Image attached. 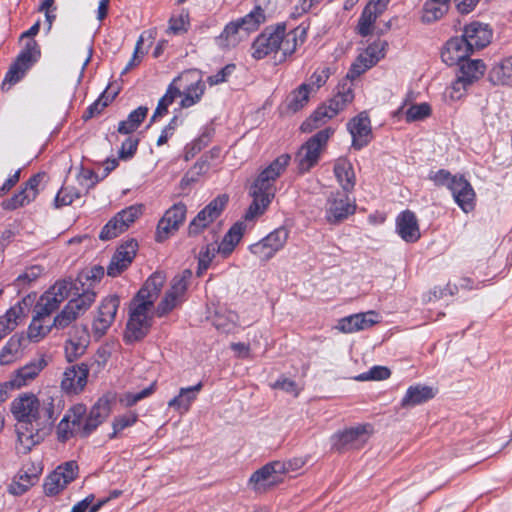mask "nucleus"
I'll return each instance as SVG.
<instances>
[{"mask_svg":"<svg viewBox=\"0 0 512 512\" xmlns=\"http://www.w3.org/2000/svg\"><path fill=\"white\" fill-rule=\"evenodd\" d=\"M42 178L40 174L31 177L19 193L3 203V207L8 210H14L35 200L39 193V185Z\"/></svg>","mask_w":512,"mask_h":512,"instance_id":"28","label":"nucleus"},{"mask_svg":"<svg viewBox=\"0 0 512 512\" xmlns=\"http://www.w3.org/2000/svg\"><path fill=\"white\" fill-rule=\"evenodd\" d=\"M386 47V41L378 39L370 44L364 51L369 53V55L374 58L376 62H378L384 57Z\"/></svg>","mask_w":512,"mask_h":512,"instance_id":"63","label":"nucleus"},{"mask_svg":"<svg viewBox=\"0 0 512 512\" xmlns=\"http://www.w3.org/2000/svg\"><path fill=\"white\" fill-rule=\"evenodd\" d=\"M22 355V338L17 335H14L8 340V342L5 344V346L2 348L0 352V364H11L20 359Z\"/></svg>","mask_w":512,"mask_h":512,"instance_id":"41","label":"nucleus"},{"mask_svg":"<svg viewBox=\"0 0 512 512\" xmlns=\"http://www.w3.org/2000/svg\"><path fill=\"white\" fill-rule=\"evenodd\" d=\"M78 473V465L75 461L66 462L58 466L49 474L44 483V492L47 496L59 494L72 482Z\"/></svg>","mask_w":512,"mask_h":512,"instance_id":"13","label":"nucleus"},{"mask_svg":"<svg viewBox=\"0 0 512 512\" xmlns=\"http://www.w3.org/2000/svg\"><path fill=\"white\" fill-rule=\"evenodd\" d=\"M40 51L35 41H29L25 49L20 53L16 62L10 67L5 76L4 83L15 84L25 74L27 69L37 60Z\"/></svg>","mask_w":512,"mask_h":512,"instance_id":"19","label":"nucleus"},{"mask_svg":"<svg viewBox=\"0 0 512 512\" xmlns=\"http://www.w3.org/2000/svg\"><path fill=\"white\" fill-rule=\"evenodd\" d=\"M354 99L352 85L344 83L338 88V92L327 103L319 106L302 125L303 132H312L334 118Z\"/></svg>","mask_w":512,"mask_h":512,"instance_id":"4","label":"nucleus"},{"mask_svg":"<svg viewBox=\"0 0 512 512\" xmlns=\"http://www.w3.org/2000/svg\"><path fill=\"white\" fill-rule=\"evenodd\" d=\"M266 21L264 10L256 6L250 13L228 23L217 41L221 47L230 48L238 45L248 34L258 29Z\"/></svg>","mask_w":512,"mask_h":512,"instance_id":"5","label":"nucleus"},{"mask_svg":"<svg viewBox=\"0 0 512 512\" xmlns=\"http://www.w3.org/2000/svg\"><path fill=\"white\" fill-rule=\"evenodd\" d=\"M335 177L345 192L353 189L355 185V173L353 166L346 158H339L334 164Z\"/></svg>","mask_w":512,"mask_h":512,"instance_id":"36","label":"nucleus"},{"mask_svg":"<svg viewBox=\"0 0 512 512\" xmlns=\"http://www.w3.org/2000/svg\"><path fill=\"white\" fill-rule=\"evenodd\" d=\"M431 113V108L429 104L427 103H420V104H414L411 105L407 110L405 111V117L406 121L408 122H414L422 120L426 117H428Z\"/></svg>","mask_w":512,"mask_h":512,"instance_id":"51","label":"nucleus"},{"mask_svg":"<svg viewBox=\"0 0 512 512\" xmlns=\"http://www.w3.org/2000/svg\"><path fill=\"white\" fill-rule=\"evenodd\" d=\"M251 196L253 197V202L249 206L243 221L246 224L247 222H253L257 217L262 215L271 203L268 198H262L256 195Z\"/></svg>","mask_w":512,"mask_h":512,"instance_id":"48","label":"nucleus"},{"mask_svg":"<svg viewBox=\"0 0 512 512\" xmlns=\"http://www.w3.org/2000/svg\"><path fill=\"white\" fill-rule=\"evenodd\" d=\"M119 305L120 299L116 295L102 300L92 324V330L96 337H102L113 324Z\"/></svg>","mask_w":512,"mask_h":512,"instance_id":"16","label":"nucleus"},{"mask_svg":"<svg viewBox=\"0 0 512 512\" xmlns=\"http://www.w3.org/2000/svg\"><path fill=\"white\" fill-rule=\"evenodd\" d=\"M271 387L273 389H279L282 390L288 394H291L293 396H298L299 392L301 391V387L298 383H296L294 380L286 378L284 376L280 377L277 381H275Z\"/></svg>","mask_w":512,"mask_h":512,"instance_id":"54","label":"nucleus"},{"mask_svg":"<svg viewBox=\"0 0 512 512\" xmlns=\"http://www.w3.org/2000/svg\"><path fill=\"white\" fill-rule=\"evenodd\" d=\"M306 39V28L302 25L286 30L285 24H277L275 27H267L259 34L251 45V56L261 60L271 54H280L282 61L288 55L293 54L297 47Z\"/></svg>","mask_w":512,"mask_h":512,"instance_id":"3","label":"nucleus"},{"mask_svg":"<svg viewBox=\"0 0 512 512\" xmlns=\"http://www.w3.org/2000/svg\"><path fill=\"white\" fill-rule=\"evenodd\" d=\"M89 374L88 366L85 364L73 365L65 370L61 380V388L72 394L81 392L87 384Z\"/></svg>","mask_w":512,"mask_h":512,"instance_id":"26","label":"nucleus"},{"mask_svg":"<svg viewBox=\"0 0 512 512\" xmlns=\"http://www.w3.org/2000/svg\"><path fill=\"white\" fill-rule=\"evenodd\" d=\"M356 205L345 192L332 193L326 204V219L329 223L335 224L343 221L354 214Z\"/></svg>","mask_w":512,"mask_h":512,"instance_id":"14","label":"nucleus"},{"mask_svg":"<svg viewBox=\"0 0 512 512\" xmlns=\"http://www.w3.org/2000/svg\"><path fill=\"white\" fill-rule=\"evenodd\" d=\"M137 421V415L133 412H127L123 415L116 417L113 421V432L110 434V438H116L121 431L125 428L130 427Z\"/></svg>","mask_w":512,"mask_h":512,"instance_id":"50","label":"nucleus"},{"mask_svg":"<svg viewBox=\"0 0 512 512\" xmlns=\"http://www.w3.org/2000/svg\"><path fill=\"white\" fill-rule=\"evenodd\" d=\"M390 370L385 366H374L368 372L356 377L358 381L385 380L390 377Z\"/></svg>","mask_w":512,"mask_h":512,"instance_id":"53","label":"nucleus"},{"mask_svg":"<svg viewBox=\"0 0 512 512\" xmlns=\"http://www.w3.org/2000/svg\"><path fill=\"white\" fill-rule=\"evenodd\" d=\"M311 95L313 93L308 88V85L302 83L287 96L285 101L286 110L291 113L300 111L308 104Z\"/></svg>","mask_w":512,"mask_h":512,"instance_id":"38","label":"nucleus"},{"mask_svg":"<svg viewBox=\"0 0 512 512\" xmlns=\"http://www.w3.org/2000/svg\"><path fill=\"white\" fill-rule=\"evenodd\" d=\"M288 236L287 229L277 228L260 241L251 244L249 250L260 261L267 262L285 246Z\"/></svg>","mask_w":512,"mask_h":512,"instance_id":"11","label":"nucleus"},{"mask_svg":"<svg viewBox=\"0 0 512 512\" xmlns=\"http://www.w3.org/2000/svg\"><path fill=\"white\" fill-rule=\"evenodd\" d=\"M330 74L331 71L328 67L317 68L304 84L308 85V88L315 94L327 82Z\"/></svg>","mask_w":512,"mask_h":512,"instance_id":"49","label":"nucleus"},{"mask_svg":"<svg viewBox=\"0 0 512 512\" xmlns=\"http://www.w3.org/2000/svg\"><path fill=\"white\" fill-rule=\"evenodd\" d=\"M451 0H426L422 7L423 23H433L441 19L449 10Z\"/></svg>","mask_w":512,"mask_h":512,"instance_id":"37","label":"nucleus"},{"mask_svg":"<svg viewBox=\"0 0 512 512\" xmlns=\"http://www.w3.org/2000/svg\"><path fill=\"white\" fill-rule=\"evenodd\" d=\"M396 231L407 243L417 242L421 237L417 217L409 210L400 213L396 218Z\"/></svg>","mask_w":512,"mask_h":512,"instance_id":"31","label":"nucleus"},{"mask_svg":"<svg viewBox=\"0 0 512 512\" xmlns=\"http://www.w3.org/2000/svg\"><path fill=\"white\" fill-rule=\"evenodd\" d=\"M468 85H470V83L466 82V80L458 75L457 80L452 83L446 93L450 99L459 100L464 95Z\"/></svg>","mask_w":512,"mask_h":512,"instance_id":"60","label":"nucleus"},{"mask_svg":"<svg viewBox=\"0 0 512 512\" xmlns=\"http://www.w3.org/2000/svg\"><path fill=\"white\" fill-rule=\"evenodd\" d=\"M485 69L486 67L482 60L467 59L460 64L459 76L466 80V82L472 84L484 75Z\"/></svg>","mask_w":512,"mask_h":512,"instance_id":"43","label":"nucleus"},{"mask_svg":"<svg viewBox=\"0 0 512 512\" xmlns=\"http://www.w3.org/2000/svg\"><path fill=\"white\" fill-rule=\"evenodd\" d=\"M137 250V243L129 241L121 245L111 258L107 267V274L111 277L120 275L132 263Z\"/></svg>","mask_w":512,"mask_h":512,"instance_id":"24","label":"nucleus"},{"mask_svg":"<svg viewBox=\"0 0 512 512\" xmlns=\"http://www.w3.org/2000/svg\"><path fill=\"white\" fill-rule=\"evenodd\" d=\"M462 38L472 52L484 48L491 42L492 30L488 24L473 21L464 27Z\"/></svg>","mask_w":512,"mask_h":512,"instance_id":"21","label":"nucleus"},{"mask_svg":"<svg viewBox=\"0 0 512 512\" xmlns=\"http://www.w3.org/2000/svg\"><path fill=\"white\" fill-rule=\"evenodd\" d=\"M189 25L188 15L180 14L178 16H173L169 20L168 32L173 34H181L187 31V27Z\"/></svg>","mask_w":512,"mask_h":512,"instance_id":"57","label":"nucleus"},{"mask_svg":"<svg viewBox=\"0 0 512 512\" xmlns=\"http://www.w3.org/2000/svg\"><path fill=\"white\" fill-rule=\"evenodd\" d=\"M64 418L71 423L74 429H77L79 433L83 436H87L85 434L84 423L86 418V407L83 404H75L68 409Z\"/></svg>","mask_w":512,"mask_h":512,"instance_id":"45","label":"nucleus"},{"mask_svg":"<svg viewBox=\"0 0 512 512\" xmlns=\"http://www.w3.org/2000/svg\"><path fill=\"white\" fill-rule=\"evenodd\" d=\"M378 318L379 315L375 311L350 315L338 321L337 329L343 333H353L365 330L378 323Z\"/></svg>","mask_w":512,"mask_h":512,"instance_id":"27","label":"nucleus"},{"mask_svg":"<svg viewBox=\"0 0 512 512\" xmlns=\"http://www.w3.org/2000/svg\"><path fill=\"white\" fill-rule=\"evenodd\" d=\"M138 139L133 137H128L121 145V149L119 151V158L123 160H127L131 158L137 150Z\"/></svg>","mask_w":512,"mask_h":512,"instance_id":"62","label":"nucleus"},{"mask_svg":"<svg viewBox=\"0 0 512 512\" xmlns=\"http://www.w3.org/2000/svg\"><path fill=\"white\" fill-rule=\"evenodd\" d=\"M290 161L288 154H282L276 158L267 168H265L257 177L251 187V195L262 198H268L270 201L275 196L276 179L284 172Z\"/></svg>","mask_w":512,"mask_h":512,"instance_id":"7","label":"nucleus"},{"mask_svg":"<svg viewBox=\"0 0 512 512\" xmlns=\"http://www.w3.org/2000/svg\"><path fill=\"white\" fill-rule=\"evenodd\" d=\"M55 327L49 316L34 313L28 328V337L33 342L43 339Z\"/></svg>","mask_w":512,"mask_h":512,"instance_id":"40","label":"nucleus"},{"mask_svg":"<svg viewBox=\"0 0 512 512\" xmlns=\"http://www.w3.org/2000/svg\"><path fill=\"white\" fill-rule=\"evenodd\" d=\"M449 190L463 212L469 213L474 209L476 194L468 180L458 176L456 180L451 181Z\"/></svg>","mask_w":512,"mask_h":512,"instance_id":"23","label":"nucleus"},{"mask_svg":"<svg viewBox=\"0 0 512 512\" xmlns=\"http://www.w3.org/2000/svg\"><path fill=\"white\" fill-rule=\"evenodd\" d=\"M89 334L84 327H74L65 343V356L72 362L82 356L89 345Z\"/></svg>","mask_w":512,"mask_h":512,"instance_id":"30","label":"nucleus"},{"mask_svg":"<svg viewBox=\"0 0 512 512\" xmlns=\"http://www.w3.org/2000/svg\"><path fill=\"white\" fill-rule=\"evenodd\" d=\"M145 34H147V32L142 33L140 35V37L138 38L136 45H135L133 56L130 59V61L127 63L126 67L124 68L123 73H127L134 67L138 66L140 64V62L142 61V58L146 53V51H144L142 49V46L144 44ZM148 34H149V37H152V32L149 31Z\"/></svg>","mask_w":512,"mask_h":512,"instance_id":"52","label":"nucleus"},{"mask_svg":"<svg viewBox=\"0 0 512 512\" xmlns=\"http://www.w3.org/2000/svg\"><path fill=\"white\" fill-rule=\"evenodd\" d=\"M72 284L73 292L68 298V303L53 319V324L57 329H64L68 327L80 315L84 314L95 301L96 293L89 287L84 288V286L75 282H72Z\"/></svg>","mask_w":512,"mask_h":512,"instance_id":"6","label":"nucleus"},{"mask_svg":"<svg viewBox=\"0 0 512 512\" xmlns=\"http://www.w3.org/2000/svg\"><path fill=\"white\" fill-rule=\"evenodd\" d=\"M334 133L330 127L320 130L312 136L302 147L296 155L299 170L303 172L309 171L314 165L317 164L320 154L325 148L328 139Z\"/></svg>","mask_w":512,"mask_h":512,"instance_id":"9","label":"nucleus"},{"mask_svg":"<svg viewBox=\"0 0 512 512\" xmlns=\"http://www.w3.org/2000/svg\"><path fill=\"white\" fill-rule=\"evenodd\" d=\"M235 65L228 64L218 71L215 75H211L207 78V82L210 86H214L227 81L228 77L234 72Z\"/></svg>","mask_w":512,"mask_h":512,"instance_id":"61","label":"nucleus"},{"mask_svg":"<svg viewBox=\"0 0 512 512\" xmlns=\"http://www.w3.org/2000/svg\"><path fill=\"white\" fill-rule=\"evenodd\" d=\"M72 292V281L62 280L56 282L39 298L33 313L50 317L59 308L60 304L72 295Z\"/></svg>","mask_w":512,"mask_h":512,"instance_id":"10","label":"nucleus"},{"mask_svg":"<svg viewBox=\"0 0 512 512\" xmlns=\"http://www.w3.org/2000/svg\"><path fill=\"white\" fill-rule=\"evenodd\" d=\"M110 412L111 407L109 400L107 398H100L85 418V434L93 432L108 417Z\"/></svg>","mask_w":512,"mask_h":512,"instance_id":"34","label":"nucleus"},{"mask_svg":"<svg viewBox=\"0 0 512 512\" xmlns=\"http://www.w3.org/2000/svg\"><path fill=\"white\" fill-rule=\"evenodd\" d=\"M290 466V464H282L281 461L268 463L251 475L248 485L253 491L264 493L283 481Z\"/></svg>","mask_w":512,"mask_h":512,"instance_id":"8","label":"nucleus"},{"mask_svg":"<svg viewBox=\"0 0 512 512\" xmlns=\"http://www.w3.org/2000/svg\"><path fill=\"white\" fill-rule=\"evenodd\" d=\"M377 62L374 58H372L369 53L363 51L359 54L356 60L351 65V68L347 74V77L350 79H355L362 75L365 71L376 65Z\"/></svg>","mask_w":512,"mask_h":512,"instance_id":"46","label":"nucleus"},{"mask_svg":"<svg viewBox=\"0 0 512 512\" xmlns=\"http://www.w3.org/2000/svg\"><path fill=\"white\" fill-rule=\"evenodd\" d=\"M180 88L170 84L165 95L159 100L156 110L152 116V121L162 117L167 113L168 107L174 102V100L180 96Z\"/></svg>","mask_w":512,"mask_h":512,"instance_id":"47","label":"nucleus"},{"mask_svg":"<svg viewBox=\"0 0 512 512\" xmlns=\"http://www.w3.org/2000/svg\"><path fill=\"white\" fill-rule=\"evenodd\" d=\"M471 50L465 43L462 37L451 38L445 44L441 58L449 66L462 64L467 60Z\"/></svg>","mask_w":512,"mask_h":512,"instance_id":"32","label":"nucleus"},{"mask_svg":"<svg viewBox=\"0 0 512 512\" xmlns=\"http://www.w3.org/2000/svg\"><path fill=\"white\" fill-rule=\"evenodd\" d=\"M490 80L495 84H512V57L502 60L493 66L489 72Z\"/></svg>","mask_w":512,"mask_h":512,"instance_id":"42","label":"nucleus"},{"mask_svg":"<svg viewBox=\"0 0 512 512\" xmlns=\"http://www.w3.org/2000/svg\"><path fill=\"white\" fill-rule=\"evenodd\" d=\"M141 213L142 207L140 205H132L121 210L103 227L99 235L100 239L110 240L117 237L126 231Z\"/></svg>","mask_w":512,"mask_h":512,"instance_id":"12","label":"nucleus"},{"mask_svg":"<svg viewBox=\"0 0 512 512\" xmlns=\"http://www.w3.org/2000/svg\"><path fill=\"white\" fill-rule=\"evenodd\" d=\"M203 383L199 382L194 386L181 388L179 394L168 402V407L173 408L180 414L187 413L192 403L197 399L198 393L202 390Z\"/></svg>","mask_w":512,"mask_h":512,"instance_id":"33","label":"nucleus"},{"mask_svg":"<svg viewBox=\"0 0 512 512\" xmlns=\"http://www.w3.org/2000/svg\"><path fill=\"white\" fill-rule=\"evenodd\" d=\"M246 229L247 224L245 222L239 221L229 229V231L227 232L223 239L236 247V245L240 242Z\"/></svg>","mask_w":512,"mask_h":512,"instance_id":"56","label":"nucleus"},{"mask_svg":"<svg viewBox=\"0 0 512 512\" xmlns=\"http://www.w3.org/2000/svg\"><path fill=\"white\" fill-rule=\"evenodd\" d=\"M390 0H370L364 7L356 27L362 37L371 35L377 19L386 11Z\"/></svg>","mask_w":512,"mask_h":512,"instance_id":"18","label":"nucleus"},{"mask_svg":"<svg viewBox=\"0 0 512 512\" xmlns=\"http://www.w3.org/2000/svg\"><path fill=\"white\" fill-rule=\"evenodd\" d=\"M348 130L352 136V146L359 150L371 140L370 119L365 113H360L348 123Z\"/></svg>","mask_w":512,"mask_h":512,"instance_id":"29","label":"nucleus"},{"mask_svg":"<svg viewBox=\"0 0 512 512\" xmlns=\"http://www.w3.org/2000/svg\"><path fill=\"white\" fill-rule=\"evenodd\" d=\"M11 412L17 420L19 449L27 453L51 431L59 414V404L51 397L40 401L35 394L25 392L12 401Z\"/></svg>","mask_w":512,"mask_h":512,"instance_id":"2","label":"nucleus"},{"mask_svg":"<svg viewBox=\"0 0 512 512\" xmlns=\"http://www.w3.org/2000/svg\"><path fill=\"white\" fill-rule=\"evenodd\" d=\"M43 273V268L38 265L28 267L22 274L16 278V285L18 287L24 286L32 281H35Z\"/></svg>","mask_w":512,"mask_h":512,"instance_id":"55","label":"nucleus"},{"mask_svg":"<svg viewBox=\"0 0 512 512\" xmlns=\"http://www.w3.org/2000/svg\"><path fill=\"white\" fill-rule=\"evenodd\" d=\"M187 208L183 203L174 204L169 208L158 223L156 240L162 242L176 232L184 222Z\"/></svg>","mask_w":512,"mask_h":512,"instance_id":"17","label":"nucleus"},{"mask_svg":"<svg viewBox=\"0 0 512 512\" xmlns=\"http://www.w3.org/2000/svg\"><path fill=\"white\" fill-rule=\"evenodd\" d=\"M435 396V391L429 386L413 385L410 386L401 400L402 408H412L423 404Z\"/></svg>","mask_w":512,"mask_h":512,"instance_id":"35","label":"nucleus"},{"mask_svg":"<svg viewBox=\"0 0 512 512\" xmlns=\"http://www.w3.org/2000/svg\"><path fill=\"white\" fill-rule=\"evenodd\" d=\"M186 82L187 86L184 88L183 98L181 100L180 106L182 108H189L195 104H197L204 92H205V83L202 81L199 73L197 71H187L184 72L180 77L175 79L171 84L176 86V83Z\"/></svg>","mask_w":512,"mask_h":512,"instance_id":"15","label":"nucleus"},{"mask_svg":"<svg viewBox=\"0 0 512 512\" xmlns=\"http://www.w3.org/2000/svg\"><path fill=\"white\" fill-rule=\"evenodd\" d=\"M47 366L44 356L31 360L25 366L19 368L8 380L11 389H20L29 385L39 373Z\"/></svg>","mask_w":512,"mask_h":512,"instance_id":"22","label":"nucleus"},{"mask_svg":"<svg viewBox=\"0 0 512 512\" xmlns=\"http://www.w3.org/2000/svg\"><path fill=\"white\" fill-rule=\"evenodd\" d=\"M94 500L93 495L87 496L85 499L81 500L77 504H75L71 510V512H97L100 505H93L92 502Z\"/></svg>","mask_w":512,"mask_h":512,"instance_id":"64","label":"nucleus"},{"mask_svg":"<svg viewBox=\"0 0 512 512\" xmlns=\"http://www.w3.org/2000/svg\"><path fill=\"white\" fill-rule=\"evenodd\" d=\"M192 276L189 269L177 274L154 311V303L166 282V275L160 271L153 273L130 304L125 338L128 341L144 338L152 326L154 313L158 317H163L180 306L186 300V291Z\"/></svg>","mask_w":512,"mask_h":512,"instance_id":"1","label":"nucleus"},{"mask_svg":"<svg viewBox=\"0 0 512 512\" xmlns=\"http://www.w3.org/2000/svg\"><path fill=\"white\" fill-rule=\"evenodd\" d=\"M78 433L79 431L77 429H74L71 423L68 422V420L64 417L62 418L56 429L57 438L61 442L67 441L68 439H70L71 437Z\"/></svg>","mask_w":512,"mask_h":512,"instance_id":"58","label":"nucleus"},{"mask_svg":"<svg viewBox=\"0 0 512 512\" xmlns=\"http://www.w3.org/2000/svg\"><path fill=\"white\" fill-rule=\"evenodd\" d=\"M21 315L22 308L20 306H14L10 308L5 315L0 317V340L14 330Z\"/></svg>","mask_w":512,"mask_h":512,"instance_id":"44","label":"nucleus"},{"mask_svg":"<svg viewBox=\"0 0 512 512\" xmlns=\"http://www.w3.org/2000/svg\"><path fill=\"white\" fill-rule=\"evenodd\" d=\"M367 428H369V425H362L336 434L334 436V448L339 451L349 448H361L368 440Z\"/></svg>","mask_w":512,"mask_h":512,"instance_id":"25","label":"nucleus"},{"mask_svg":"<svg viewBox=\"0 0 512 512\" xmlns=\"http://www.w3.org/2000/svg\"><path fill=\"white\" fill-rule=\"evenodd\" d=\"M79 198V194L74 189L68 187L61 188L55 198V204L57 207L70 205L75 199Z\"/></svg>","mask_w":512,"mask_h":512,"instance_id":"59","label":"nucleus"},{"mask_svg":"<svg viewBox=\"0 0 512 512\" xmlns=\"http://www.w3.org/2000/svg\"><path fill=\"white\" fill-rule=\"evenodd\" d=\"M212 323L218 331L231 333L238 325V315L227 308L220 307L215 311Z\"/></svg>","mask_w":512,"mask_h":512,"instance_id":"39","label":"nucleus"},{"mask_svg":"<svg viewBox=\"0 0 512 512\" xmlns=\"http://www.w3.org/2000/svg\"><path fill=\"white\" fill-rule=\"evenodd\" d=\"M227 203L225 196H220L203 208L189 225V234L197 235L217 219Z\"/></svg>","mask_w":512,"mask_h":512,"instance_id":"20","label":"nucleus"}]
</instances>
